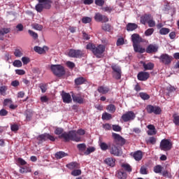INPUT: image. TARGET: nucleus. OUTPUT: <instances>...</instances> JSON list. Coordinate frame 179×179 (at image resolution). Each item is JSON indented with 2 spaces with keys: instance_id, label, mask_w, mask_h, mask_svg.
<instances>
[{
  "instance_id": "f257e3e1",
  "label": "nucleus",
  "mask_w": 179,
  "mask_h": 179,
  "mask_svg": "<svg viewBox=\"0 0 179 179\" xmlns=\"http://www.w3.org/2000/svg\"><path fill=\"white\" fill-rule=\"evenodd\" d=\"M86 131L83 129H79L78 131L71 130L69 132H64L62 135L59 136V139H64V142H69L73 141L74 142H82V136L85 135Z\"/></svg>"
},
{
  "instance_id": "f03ea898",
  "label": "nucleus",
  "mask_w": 179,
  "mask_h": 179,
  "mask_svg": "<svg viewBox=\"0 0 179 179\" xmlns=\"http://www.w3.org/2000/svg\"><path fill=\"white\" fill-rule=\"evenodd\" d=\"M86 48L87 50H90L96 58H103V54L106 51V46L104 45L96 46L94 44L88 43Z\"/></svg>"
},
{
  "instance_id": "7ed1b4c3",
  "label": "nucleus",
  "mask_w": 179,
  "mask_h": 179,
  "mask_svg": "<svg viewBox=\"0 0 179 179\" xmlns=\"http://www.w3.org/2000/svg\"><path fill=\"white\" fill-rule=\"evenodd\" d=\"M50 69L52 72L57 76L58 78H61V76H64L65 75V68L60 64H52L50 66Z\"/></svg>"
},
{
  "instance_id": "20e7f679",
  "label": "nucleus",
  "mask_w": 179,
  "mask_h": 179,
  "mask_svg": "<svg viewBox=\"0 0 179 179\" xmlns=\"http://www.w3.org/2000/svg\"><path fill=\"white\" fill-rule=\"evenodd\" d=\"M173 148V143L171 139H162L159 144V149L164 150V152H169Z\"/></svg>"
},
{
  "instance_id": "39448f33",
  "label": "nucleus",
  "mask_w": 179,
  "mask_h": 179,
  "mask_svg": "<svg viewBox=\"0 0 179 179\" xmlns=\"http://www.w3.org/2000/svg\"><path fill=\"white\" fill-rule=\"evenodd\" d=\"M109 148V153H110L112 156H115L116 157L122 156V150L115 143H111Z\"/></svg>"
},
{
  "instance_id": "423d86ee",
  "label": "nucleus",
  "mask_w": 179,
  "mask_h": 179,
  "mask_svg": "<svg viewBox=\"0 0 179 179\" xmlns=\"http://www.w3.org/2000/svg\"><path fill=\"white\" fill-rule=\"evenodd\" d=\"M112 136L114 139L113 143H115L117 146H124L127 143V140L117 133H113Z\"/></svg>"
},
{
  "instance_id": "0eeeda50",
  "label": "nucleus",
  "mask_w": 179,
  "mask_h": 179,
  "mask_svg": "<svg viewBox=\"0 0 179 179\" xmlns=\"http://www.w3.org/2000/svg\"><path fill=\"white\" fill-rule=\"evenodd\" d=\"M145 110L148 114H155V115H160L162 114V108L160 106L148 105Z\"/></svg>"
},
{
  "instance_id": "6e6552de",
  "label": "nucleus",
  "mask_w": 179,
  "mask_h": 179,
  "mask_svg": "<svg viewBox=\"0 0 179 179\" xmlns=\"http://www.w3.org/2000/svg\"><path fill=\"white\" fill-rule=\"evenodd\" d=\"M158 59H159V62L164 64V65H170L173 58V56H170L167 53H163L158 57Z\"/></svg>"
},
{
  "instance_id": "1a4fd4ad",
  "label": "nucleus",
  "mask_w": 179,
  "mask_h": 179,
  "mask_svg": "<svg viewBox=\"0 0 179 179\" xmlns=\"http://www.w3.org/2000/svg\"><path fill=\"white\" fill-rule=\"evenodd\" d=\"M136 117V115L134 111H128L122 115V120L124 121V122H128L129 121H134Z\"/></svg>"
},
{
  "instance_id": "9d476101",
  "label": "nucleus",
  "mask_w": 179,
  "mask_h": 179,
  "mask_svg": "<svg viewBox=\"0 0 179 179\" xmlns=\"http://www.w3.org/2000/svg\"><path fill=\"white\" fill-rule=\"evenodd\" d=\"M37 139L39 141V142H45V141H48V140L51 141L52 142H55V137L47 133L39 135L37 137Z\"/></svg>"
},
{
  "instance_id": "9b49d317",
  "label": "nucleus",
  "mask_w": 179,
  "mask_h": 179,
  "mask_svg": "<svg viewBox=\"0 0 179 179\" xmlns=\"http://www.w3.org/2000/svg\"><path fill=\"white\" fill-rule=\"evenodd\" d=\"M68 55L71 58H82L83 52L80 50L70 49Z\"/></svg>"
},
{
  "instance_id": "f8f14e48",
  "label": "nucleus",
  "mask_w": 179,
  "mask_h": 179,
  "mask_svg": "<svg viewBox=\"0 0 179 179\" xmlns=\"http://www.w3.org/2000/svg\"><path fill=\"white\" fill-rule=\"evenodd\" d=\"M94 20L100 23H107L110 20L107 15H102L100 13H96L94 15Z\"/></svg>"
},
{
  "instance_id": "ddd939ff",
  "label": "nucleus",
  "mask_w": 179,
  "mask_h": 179,
  "mask_svg": "<svg viewBox=\"0 0 179 179\" xmlns=\"http://www.w3.org/2000/svg\"><path fill=\"white\" fill-rule=\"evenodd\" d=\"M71 96L74 103H78V104H83L85 103V96H82L81 93L72 94Z\"/></svg>"
},
{
  "instance_id": "4468645a",
  "label": "nucleus",
  "mask_w": 179,
  "mask_h": 179,
  "mask_svg": "<svg viewBox=\"0 0 179 179\" xmlns=\"http://www.w3.org/2000/svg\"><path fill=\"white\" fill-rule=\"evenodd\" d=\"M147 54H155L159 51V45L156 44H150L146 50Z\"/></svg>"
},
{
  "instance_id": "2eb2a0df",
  "label": "nucleus",
  "mask_w": 179,
  "mask_h": 179,
  "mask_svg": "<svg viewBox=\"0 0 179 179\" xmlns=\"http://www.w3.org/2000/svg\"><path fill=\"white\" fill-rule=\"evenodd\" d=\"M62 98L63 100V103H66L69 104V103H72V96L69 93H66L64 91L62 92Z\"/></svg>"
},
{
  "instance_id": "dca6fc26",
  "label": "nucleus",
  "mask_w": 179,
  "mask_h": 179,
  "mask_svg": "<svg viewBox=\"0 0 179 179\" xmlns=\"http://www.w3.org/2000/svg\"><path fill=\"white\" fill-rule=\"evenodd\" d=\"M115 177L118 179H126L128 177V174L124 171V169H120L116 171Z\"/></svg>"
},
{
  "instance_id": "f3484780",
  "label": "nucleus",
  "mask_w": 179,
  "mask_h": 179,
  "mask_svg": "<svg viewBox=\"0 0 179 179\" xmlns=\"http://www.w3.org/2000/svg\"><path fill=\"white\" fill-rule=\"evenodd\" d=\"M148 78H150V74L148 72L141 71L137 75L138 80H141L142 82L145 81Z\"/></svg>"
},
{
  "instance_id": "a211bd4d",
  "label": "nucleus",
  "mask_w": 179,
  "mask_h": 179,
  "mask_svg": "<svg viewBox=\"0 0 179 179\" xmlns=\"http://www.w3.org/2000/svg\"><path fill=\"white\" fill-rule=\"evenodd\" d=\"M131 155L133 156L134 159H136V162H141L143 157V153L141 150L131 152Z\"/></svg>"
},
{
  "instance_id": "6ab92c4d",
  "label": "nucleus",
  "mask_w": 179,
  "mask_h": 179,
  "mask_svg": "<svg viewBox=\"0 0 179 179\" xmlns=\"http://www.w3.org/2000/svg\"><path fill=\"white\" fill-rule=\"evenodd\" d=\"M66 167H67V169H69V170H76L80 168V165L76 162H72L69 164H67L66 165Z\"/></svg>"
},
{
  "instance_id": "aec40b11",
  "label": "nucleus",
  "mask_w": 179,
  "mask_h": 179,
  "mask_svg": "<svg viewBox=\"0 0 179 179\" xmlns=\"http://www.w3.org/2000/svg\"><path fill=\"white\" fill-rule=\"evenodd\" d=\"M131 41L133 44H139L142 41V38L138 34H134L131 35Z\"/></svg>"
},
{
  "instance_id": "412c9836",
  "label": "nucleus",
  "mask_w": 179,
  "mask_h": 179,
  "mask_svg": "<svg viewBox=\"0 0 179 179\" xmlns=\"http://www.w3.org/2000/svg\"><path fill=\"white\" fill-rule=\"evenodd\" d=\"M104 163L109 166V167H114L115 166V159L113 157H108L105 159Z\"/></svg>"
},
{
  "instance_id": "4be33fe9",
  "label": "nucleus",
  "mask_w": 179,
  "mask_h": 179,
  "mask_svg": "<svg viewBox=\"0 0 179 179\" xmlns=\"http://www.w3.org/2000/svg\"><path fill=\"white\" fill-rule=\"evenodd\" d=\"M97 92L101 93V94H107L110 92V88L104 85L99 86L97 89Z\"/></svg>"
},
{
  "instance_id": "5701e85b",
  "label": "nucleus",
  "mask_w": 179,
  "mask_h": 179,
  "mask_svg": "<svg viewBox=\"0 0 179 179\" xmlns=\"http://www.w3.org/2000/svg\"><path fill=\"white\" fill-rule=\"evenodd\" d=\"M39 3L43 5V9H50L52 2L50 0H38Z\"/></svg>"
},
{
  "instance_id": "b1692460",
  "label": "nucleus",
  "mask_w": 179,
  "mask_h": 179,
  "mask_svg": "<svg viewBox=\"0 0 179 179\" xmlns=\"http://www.w3.org/2000/svg\"><path fill=\"white\" fill-rule=\"evenodd\" d=\"M74 83L76 86H80L81 85H85V83H86V78L83 77H78L75 79Z\"/></svg>"
},
{
  "instance_id": "393cba45",
  "label": "nucleus",
  "mask_w": 179,
  "mask_h": 179,
  "mask_svg": "<svg viewBox=\"0 0 179 179\" xmlns=\"http://www.w3.org/2000/svg\"><path fill=\"white\" fill-rule=\"evenodd\" d=\"M150 19H152L150 14H145L141 17V23H142V24H146Z\"/></svg>"
},
{
  "instance_id": "a878e982",
  "label": "nucleus",
  "mask_w": 179,
  "mask_h": 179,
  "mask_svg": "<svg viewBox=\"0 0 179 179\" xmlns=\"http://www.w3.org/2000/svg\"><path fill=\"white\" fill-rule=\"evenodd\" d=\"M10 33V28H3L0 29V40L3 41L5 34Z\"/></svg>"
},
{
  "instance_id": "bb28decb",
  "label": "nucleus",
  "mask_w": 179,
  "mask_h": 179,
  "mask_svg": "<svg viewBox=\"0 0 179 179\" xmlns=\"http://www.w3.org/2000/svg\"><path fill=\"white\" fill-rule=\"evenodd\" d=\"M126 29L127 31H134V30H136V29H138V24L129 22L127 24Z\"/></svg>"
},
{
  "instance_id": "cd10ccee",
  "label": "nucleus",
  "mask_w": 179,
  "mask_h": 179,
  "mask_svg": "<svg viewBox=\"0 0 179 179\" xmlns=\"http://www.w3.org/2000/svg\"><path fill=\"white\" fill-rule=\"evenodd\" d=\"M133 47L135 52H140V54H143V52L145 51V48L139 45V43L133 44Z\"/></svg>"
},
{
  "instance_id": "c85d7f7f",
  "label": "nucleus",
  "mask_w": 179,
  "mask_h": 179,
  "mask_svg": "<svg viewBox=\"0 0 179 179\" xmlns=\"http://www.w3.org/2000/svg\"><path fill=\"white\" fill-rule=\"evenodd\" d=\"M101 29L103 30V31H108L110 33L114 29V27H113V26H111V24L109 23H105L101 26Z\"/></svg>"
},
{
  "instance_id": "c756f323",
  "label": "nucleus",
  "mask_w": 179,
  "mask_h": 179,
  "mask_svg": "<svg viewBox=\"0 0 179 179\" xmlns=\"http://www.w3.org/2000/svg\"><path fill=\"white\" fill-rule=\"evenodd\" d=\"M143 66L145 71H152L155 68V64L152 62H149L148 64L143 62Z\"/></svg>"
},
{
  "instance_id": "7c9ffc66",
  "label": "nucleus",
  "mask_w": 179,
  "mask_h": 179,
  "mask_svg": "<svg viewBox=\"0 0 179 179\" xmlns=\"http://www.w3.org/2000/svg\"><path fill=\"white\" fill-rule=\"evenodd\" d=\"M66 156H68V155L64 151H59L55 155V157L57 160L62 159L63 157H66Z\"/></svg>"
},
{
  "instance_id": "2f4dec72",
  "label": "nucleus",
  "mask_w": 179,
  "mask_h": 179,
  "mask_svg": "<svg viewBox=\"0 0 179 179\" xmlns=\"http://www.w3.org/2000/svg\"><path fill=\"white\" fill-rule=\"evenodd\" d=\"M111 145V143L107 144L106 143L104 142H101L99 143V146L101 149L103 151L106 152V150H108V149L110 150V146Z\"/></svg>"
},
{
  "instance_id": "473e14b6",
  "label": "nucleus",
  "mask_w": 179,
  "mask_h": 179,
  "mask_svg": "<svg viewBox=\"0 0 179 179\" xmlns=\"http://www.w3.org/2000/svg\"><path fill=\"white\" fill-rule=\"evenodd\" d=\"M156 142H157V138L155 136L149 137V138L146 140L147 145H156Z\"/></svg>"
},
{
  "instance_id": "72a5a7b5",
  "label": "nucleus",
  "mask_w": 179,
  "mask_h": 179,
  "mask_svg": "<svg viewBox=\"0 0 179 179\" xmlns=\"http://www.w3.org/2000/svg\"><path fill=\"white\" fill-rule=\"evenodd\" d=\"M121 167L124 171H127V173H131L132 171V167L129 164H122Z\"/></svg>"
},
{
  "instance_id": "f704fd0d",
  "label": "nucleus",
  "mask_w": 179,
  "mask_h": 179,
  "mask_svg": "<svg viewBox=\"0 0 179 179\" xmlns=\"http://www.w3.org/2000/svg\"><path fill=\"white\" fill-rule=\"evenodd\" d=\"M94 150H96V148H94V147H90L88 148H87L86 151L84 152V153H80L81 156H83V155H85V156H87L89 155H90V153H93V152H94Z\"/></svg>"
},
{
  "instance_id": "c9c22d12",
  "label": "nucleus",
  "mask_w": 179,
  "mask_h": 179,
  "mask_svg": "<svg viewBox=\"0 0 179 179\" xmlns=\"http://www.w3.org/2000/svg\"><path fill=\"white\" fill-rule=\"evenodd\" d=\"M77 148L78 149L79 152H80L81 153H85L86 150V144L85 143L78 144Z\"/></svg>"
},
{
  "instance_id": "e433bc0d",
  "label": "nucleus",
  "mask_w": 179,
  "mask_h": 179,
  "mask_svg": "<svg viewBox=\"0 0 179 179\" xmlns=\"http://www.w3.org/2000/svg\"><path fill=\"white\" fill-rule=\"evenodd\" d=\"M106 110L109 111V113H111L112 114H114V112L115 110H117V108L114 104H109L106 106Z\"/></svg>"
},
{
  "instance_id": "4c0bfd02",
  "label": "nucleus",
  "mask_w": 179,
  "mask_h": 179,
  "mask_svg": "<svg viewBox=\"0 0 179 179\" xmlns=\"http://www.w3.org/2000/svg\"><path fill=\"white\" fill-rule=\"evenodd\" d=\"M14 55L17 58H20L21 57H23V51H22V49L17 48L14 51Z\"/></svg>"
},
{
  "instance_id": "58836bf2",
  "label": "nucleus",
  "mask_w": 179,
  "mask_h": 179,
  "mask_svg": "<svg viewBox=\"0 0 179 179\" xmlns=\"http://www.w3.org/2000/svg\"><path fill=\"white\" fill-rule=\"evenodd\" d=\"M111 118H113V116L111 115V114H110L107 112H104L102 114V120H103L105 121H108V120H111Z\"/></svg>"
},
{
  "instance_id": "ea45409f",
  "label": "nucleus",
  "mask_w": 179,
  "mask_h": 179,
  "mask_svg": "<svg viewBox=\"0 0 179 179\" xmlns=\"http://www.w3.org/2000/svg\"><path fill=\"white\" fill-rule=\"evenodd\" d=\"M8 90V86H0V96H6V91Z\"/></svg>"
},
{
  "instance_id": "a19ab883",
  "label": "nucleus",
  "mask_w": 179,
  "mask_h": 179,
  "mask_svg": "<svg viewBox=\"0 0 179 179\" xmlns=\"http://www.w3.org/2000/svg\"><path fill=\"white\" fill-rule=\"evenodd\" d=\"M169 33H170V29H169V28L163 27L159 30V34L162 36H166V35L169 34Z\"/></svg>"
},
{
  "instance_id": "79ce46f5",
  "label": "nucleus",
  "mask_w": 179,
  "mask_h": 179,
  "mask_svg": "<svg viewBox=\"0 0 179 179\" xmlns=\"http://www.w3.org/2000/svg\"><path fill=\"white\" fill-rule=\"evenodd\" d=\"M27 121H31V117H33V113L30 110H26L24 113Z\"/></svg>"
},
{
  "instance_id": "37998d69",
  "label": "nucleus",
  "mask_w": 179,
  "mask_h": 179,
  "mask_svg": "<svg viewBox=\"0 0 179 179\" xmlns=\"http://www.w3.org/2000/svg\"><path fill=\"white\" fill-rule=\"evenodd\" d=\"M66 131H64V129L61 127H57L55 130V135H59V136H61L63 134H65Z\"/></svg>"
},
{
  "instance_id": "c03bdc74",
  "label": "nucleus",
  "mask_w": 179,
  "mask_h": 179,
  "mask_svg": "<svg viewBox=\"0 0 179 179\" xmlns=\"http://www.w3.org/2000/svg\"><path fill=\"white\" fill-rule=\"evenodd\" d=\"M39 87L43 93H45L47 92V87H48V84L41 83L39 84Z\"/></svg>"
},
{
  "instance_id": "a18cd8bd",
  "label": "nucleus",
  "mask_w": 179,
  "mask_h": 179,
  "mask_svg": "<svg viewBox=\"0 0 179 179\" xmlns=\"http://www.w3.org/2000/svg\"><path fill=\"white\" fill-rule=\"evenodd\" d=\"M34 52H38V54H43V52H45V50L44 48H41L40 46H35L34 48Z\"/></svg>"
},
{
  "instance_id": "49530a36",
  "label": "nucleus",
  "mask_w": 179,
  "mask_h": 179,
  "mask_svg": "<svg viewBox=\"0 0 179 179\" xmlns=\"http://www.w3.org/2000/svg\"><path fill=\"white\" fill-rule=\"evenodd\" d=\"M28 33H29V36H31V37H32V38H34V40H37V38H38V34L37 33L34 32V31L29 29Z\"/></svg>"
},
{
  "instance_id": "de8ad7c7",
  "label": "nucleus",
  "mask_w": 179,
  "mask_h": 179,
  "mask_svg": "<svg viewBox=\"0 0 179 179\" xmlns=\"http://www.w3.org/2000/svg\"><path fill=\"white\" fill-rule=\"evenodd\" d=\"M111 68L113 69V73H118V72H122L121 71V67H120L117 64H114L111 66Z\"/></svg>"
},
{
  "instance_id": "09e8293b",
  "label": "nucleus",
  "mask_w": 179,
  "mask_h": 179,
  "mask_svg": "<svg viewBox=\"0 0 179 179\" xmlns=\"http://www.w3.org/2000/svg\"><path fill=\"white\" fill-rule=\"evenodd\" d=\"M36 12L41 13V11L44 9V6L43 3H39L35 6Z\"/></svg>"
},
{
  "instance_id": "8fccbe9b",
  "label": "nucleus",
  "mask_w": 179,
  "mask_h": 179,
  "mask_svg": "<svg viewBox=\"0 0 179 179\" xmlns=\"http://www.w3.org/2000/svg\"><path fill=\"white\" fill-rule=\"evenodd\" d=\"M139 96L143 100H149L150 99V96L145 92H140Z\"/></svg>"
},
{
  "instance_id": "3c124183",
  "label": "nucleus",
  "mask_w": 179,
  "mask_h": 179,
  "mask_svg": "<svg viewBox=\"0 0 179 179\" xmlns=\"http://www.w3.org/2000/svg\"><path fill=\"white\" fill-rule=\"evenodd\" d=\"M162 170H163V166H162L161 165H157L154 167V171L157 174L162 173Z\"/></svg>"
},
{
  "instance_id": "603ef678",
  "label": "nucleus",
  "mask_w": 179,
  "mask_h": 179,
  "mask_svg": "<svg viewBox=\"0 0 179 179\" xmlns=\"http://www.w3.org/2000/svg\"><path fill=\"white\" fill-rule=\"evenodd\" d=\"M155 32V29L153 28H149L145 31V36L147 37H149V36H152L153 33Z\"/></svg>"
},
{
  "instance_id": "864d4df0",
  "label": "nucleus",
  "mask_w": 179,
  "mask_h": 179,
  "mask_svg": "<svg viewBox=\"0 0 179 179\" xmlns=\"http://www.w3.org/2000/svg\"><path fill=\"white\" fill-rule=\"evenodd\" d=\"M173 124L179 127V115L175 114L173 115Z\"/></svg>"
},
{
  "instance_id": "5fc2aeb1",
  "label": "nucleus",
  "mask_w": 179,
  "mask_h": 179,
  "mask_svg": "<svg viewBox=\"0 0 179 179\" xmlns=\"http://www.w3.org/2000/svg\"><path fill=\"white\" fill-rule=\"evenodd\" d=\"M32 27L35 30H38L39 31H41V30H43V25L40 24H37V23L33 24Z\"/></svg>"
},
{
  "instance_id": "6e6d98bb",
  "label": "nucleus",
  "mask_w": 179,
  "mask_h": 179,
  "mask_svg": "<svg viewBox=\"0 0 179 179\" xmlns=\"http://www.w3.org/2000/svg\"><path fill=\"white\" fill-rule=\"evenodd\" d=\"M121 73H122V71L113 73V77L114 78V79H116V80H120V79H121Z\"/></svg>"
},
{
  "instance_id": "4d7b16f0",
  "label": "nucleus",
  "mask_w": 179,
  "mask_h": 179,
  "mask_svg": "<svg viewBox=\"0 0 179 179\" xmlns=\"http://www.w3.org/2000/svg\"><path fill=\"white\" fill-rule=\"evenodd\" d=\"M13 66H15V68H22V62L20 60H15L13 62Z\"/></svg>"
},
{
  "instance_id": "13d9d810",
  "label": "nucleus",
  "mask_w": 179,
  "mask_h": 179,
  "mask_svg": "<svg viewBox=\"0 0 179 179\" xmlns=\"http://www.w3.org/2000/svg\"><path fill=\"white\" fill-rule=\"evenodd\" d=\"M81 174H82V171H80V169H74L71 172V176H73L74 177H76L78 176H80Z\"/></svg>"
},
{
  "instance_id": "bf43d9fd",
  "label": "nucleus",
  "mask_w": 179,
  "mask_h": 179,
  "mask_svg": "<svg viewBox=\"0 0 179 179\" xmlns=\"http://www.w3.org/2000/svg\"><path fill=\"white\" fill-rule=\"evenodd\" d=\"M125 44V41L124 40V38H119L116 42V45L117 47H120V45H124Z\"/></svg>"
},
{
  "instance_id": "052dcab7",
  "label": "nucleus",
  "mask_w": 179,
  "mask_h": 179,
  "mask_svg": "<svg viewBox=\"0 0 179 179\" xmlns=\"http://www.w3.org/2000/svg\"><path fill=\"white\" fill-rule=\"evenodd\" d=\"M92 22V18L90 17H83L82 18V23L87 24V23H90Z\"/></svg>"
},
{
  "instance_id": "680f3d73",
  "label": "nucleus",
  "mask_w": 179,
  "mask_h": 179,
  "mask_svg": "<svg viewBox=\"0 0 179 179\" xmlns=\"http://www.w3.org/2000/svg\"><path fill=\"white\" fill-rule=\"evenodd\" d=\"M140 173L143 175L148 174V167L142 166L140 169Z\"/></svg>"
},
{
  "instance_id": "e2e57ef3",
  "label": "nucleus",
  "mask_w": 179,
  "mask_h": 179,
  "mask_svg": "<svg viewBox=\"0 0 179 179\" xmlns=\"http://www.w3.org/2000/svg\"><path fill=\"white\" fill-rule=\"evenodd\" d=\"M112 128L115 132H121V129H122L118 124H113Z\"/></svg>"
},
{
  "instance_id": "0e129e2a",
  "label": "nucleus",
  "mask_w": 179,
  "mask_h": 179,
  "mask_svg": "<svg viewBox=\"0 0 179 179\" xmlns=\"http://www.w3.org/2000/svg\"><path fill=\"white\" fill-rule=\"evenodd\" d=\"M10 129L13 132H17V131H19V126L16 124H12Z\"/></svg>"
},
{
  "instance_id": "69168bd1",
  "label": "nucleus",
  "mask_w": 179,
  "mask_h": 179,
  "mask_svg": "<svg viewBox=\"0 0 179 179\" xmlns=\"http://www.w3.org/2000/svg\"><path fill=\"white\" fill-rule=\"evenodd\" d=\"M66 65L70 69H73L75 67V63H73V62H70V61L66 62Z\"/></svg>"
},
{
  "instance_id": "338daca9",
  "label": "nucleus",
  "mask_w": 179,
  "mask_h": 179,
  "mask_svg": "<svg viewBox=\"0 0 179 179\" xmlns=\"http://www.w3.org/2000/svg\"><path fill=\"white\" fill-rule=\"evenodd\" d=\"M104 3V0H95V5H96V6H103Z\"/></svg>"
},
{
  "instance_id": "774afa93",
  "label": "nucleus",
  "mask_w": 179,
  "mask_h": 179,
  "mask_svg": "<svg viewBox=\"0 0 179 179\" xmlns=\"http://www.w3.org/2000/svg\"><path fill=\"white\" fill-rule=\"evenodd\" d=\"M22 62H23L24 65H27V64L30 62V58L27 57H22Z\"/></svg>"
}]
</instances>
